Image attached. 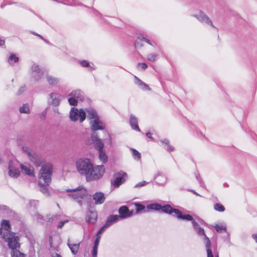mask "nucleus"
Masks as SVG:
<instances>
[{
    "instance_id": "5701e85b",
    "label": "nucleus",
    "mask_w": 257,
    "mask_h": 257,
    "mask_svg": "<svg viewBox=\"0 0 257 257\" xmlns=\"http://www.w3.org/2000/svg\"><path fill=\"white\" fill-rule=\"evenodd\" d=\"M154 180L157 184L160 185H164L167 182L166 177L159 173L154 176Z\"/></svg>"
},
{
    "instance_id": "0eeeda50",
    "label": "nucleus",
    "mask_w": 257,
    "mask_h": 257,
    "mask_svg": "<svg viewBox=\"0 0 257 257\" xmlns=\"http://www.w3.org/2000/svg\"><path fill=\"white\" fill-rule=\"evenodd\" d=\"M191 16L195 18L201 23H204L206 25H209L212 28H216L209 17L202 11H199L198 13L192 14L191 15Z\"/></svg>"
},
{
    "instance_id": "603ef678",
    "label": "nucleus",
    "mask_w": 257,
    "mask_h": 257,
    "mask_svg": "<svg viewBox=\"0 0 257 257\" xmlns=\"http://www.w3.org/2000/svg\"><path fill=\"white\" fill-rule=\"evenodd\" d=\"M34 217L35 219H36L39 221H40L41 220L43 219V216L39 214L38 213H36L34 215Z\"/></svg>"
},
{
    "instance_id": "c85d7f7f",
    "label": "nucleus",
    "mask_w": 257,
    "mask_h": 257,
    "mask_svg": "<svg viewBox=\"0 0 257 257\" xmlns=\"http://www.w3.org/2000/svg\"><path fill=\"white\" fill-rule=\"evenodd\" d=\"M211 241L208 237H206L205 247L207 253V257H213V255L211 249Z\"/></svg>"
},
{
    "instance_id": "09e8293b",
    "label": "nucleus",
    "mask_w": 257,
    "mask_h": 257,
    "mask_svg": "<svg viewBox=\"0 0 257 257\" xmlns=\"http://www.w3.org/2000/svg\"><path fill=\"white\" fill-rule=\"evenodd\" d=\"M100 236L99 235H96V238L94 241L93 246L98 247L100 241Z\"/></svg>"
},
{
    "instance_id": "4d7b16f0",
    "label": "nucleus",
    "mask_w": 257,
    "mask_h": 257,
    "mask_svg": "<svg viewBox=\"0 0 257 257\" xmlns=\"http://www.w3.org/2000/svg\"><path fill=\"white\" fill-rule=\"evenodd\" d=\"M152 133H151L150 132H148V133H146V136H147V137H148L149 138L151 139L152 140H154V139L152 137Z\"/></svg>"
},
{
    "instance_id": "052dcab7",
    "label": "nucleus",
    "mask_w": 257,
    "mask_h": 257,
    "mask_svg": "<svg viewBox=\"0 0 257 257\" xmlns=\"http://www.w3.org/2000/svg\"><path fill=\"white\" fill-rule=\"evenodd\" d=\"M30 202L31 204H34L35 205L37 204L38 203V202L36 200H32V201H31Z\"/></svg>"
},
{
    "instance_id": "4be33fe9",
    "label": "nucleus",
    "mask_w": 257,
    "mask_h": 257,
    "mask_svg": "<svg viewBox=\"0 0 257 257\" xmlns=\"http://www.w3.org/2000/svg\"><path fill=\"white\" fill-rule=\"evenodd\" d=\"M142 41H145L148 43L150 45H152V43H151L150 41L148 40V39L145 38L144 36L141 35L139 36L137 38V39L136 40L135 42V47L137 48H141L143 46V45L142 43Z\"/></svg>"
},
{
    "instance_id": "c756f323",
    "label": "nucleus",
    "mask_w": 257,
    "mask_h": 257,
    "mask_svg": "<svg viewBox=\"0 0 257 257\" xmlns=\"http://www.w3.org/2000/svg\"><path fill=\"white\" fill-rule=\"evenodd\" d=\"M38 185L40 187V191L45 195H49V192L48 188V185H46L43 182H39Z\"/></svg>"
},
{
    "instance_id": "bb28decb",
    "label": "nucleus",
    "mask_w": 257,
    "mask_h": 257,
    "mask_svg": "<svg viewBox=\"0 0 257 257\" xmlns=\"http://www.w3.org/2000/svg\"><path fill=\"white\" fill-rule=\"evenodd\" d=\"M118 219V216L117 215H109L105 223V226L108 227L111 226L113 223L116 222Z\"/></svg>"
},
{
    "instance_id": "cd10ccee",
    "label": "nucleus",
    "mask_w": 257,
    "mask_h": 257,
    "mask_svg": "<svg viewBox=\"0 0 257 257\" xmlns=\"http://www.w3.org/2000/svg\"><path fill=\"white\" fill-rule=\"evenodd\" d=\"M46 79L48 83L52 86L57 84L59 82V79L58 78L50 75H47Z\"/></svg>"
},
{
    "instance_id": "4c0bfd02",
    "label": "nucleus",
    "mask_w": 257,
    "mask_h": 257,
    "mask_svg": "<svg viewBox=\"0 0 257 257\" xmlns=\"http://www.w3.org/2000/svg\"><path fill=\"white\" fill-rule=\"evenodd\" d=\"M68 245L69 246L70 249H71L72 252L73 254H75L77 252L79 248V244H71L69 242H68Z\"/></svg>"
},
{
    "instance_id": "79ce46f5",
    "label": "nucleus",
    "mask_w": 257,
    "mask_h": 257,
    "mask_svg": "<svg viewBox=\"0 0 257 257\" xmlns=\"http://www.w3.org/2000/svg\"><path fill=\"white\" fill-rule=\"evenodd\" d=\"M135 205L136 206V210L137 213H139L141 211L144 210L145 209V206L139 203H135Z\"/></svg>"
},
{
    "instance_id": "13d9d810",
    "label": "nucleus",
    "mask_w": 257,
    "mask_h": 257,
    "mask_svg": "<svg viewBox=\"0 0 257 257\" xmlns=\"http://www.w3.org/2000/svg\"><path fill=\"white\" fill-rule=\"evenodd\" d=\"M81 198H83L84 194H82V193H83V192L86 191V189L81 186Z\"/></svg>"
},
{
    "instance_id": "6ab92c4d",
    "label": "nucleus",
    "mask_w": 257,
    "mask_h": 257,
    "mask_svg": "<svg viewBox=\"0 0 257 257\" xmlns=\"http://www.w3.org/2000/svg\"><path fill=\"white\" fill-rule=\"evenodd\" d=\"M135 83L136 85H137L140 89L143 90H148L150 91L151 90V88L148 85H147L145 82H143L141 79H140L137 76H135Z\"/></svg>"
},
{
    "instance_id": "423d86ee",
    "label": "nucleus",
    "mask_w": 257,
    "mask_h": 257,
    "mask_svg": "<svg viewBox=\"0 0 257 257\" xmlns=\"http://www.w3.org/2000/svg\"><path fill=\"white\" fill-rule=\"evenodd\" d=\"M191 16L195 18L201 23H204L206 25H209L212 28H216L209 17L202 11H199L198 13L192 14L191 15Z\"/></svg>"
},
{
    "instance_id": "58836bf2",
    "label": "nucleus",
    "mask_w": 257,
    "mask_h": 257,
    "mask_svg": "<svg viewBox=\"0 0 257 257\" xmlns=\"http://www.w3.org/2000/svg\"><path fill=\"white\" fill-rule=\"evenodd\" d=\"M132 152V155L134 159L136 160H140L141 159V154L136 150L134 149H131Z\"/></svg>"
},
{
    "instance_id": "4468645a",
    "label": "nucleus",
    "mask_w": 257,
    "mask_h": 257,
    "mask_svg": "<svg viewBox=\"0 0 257 257\" xmlns=\"http://www.w3.org/2000/svg\"><path fill=\"white\" fill-rule=\"evenodd\" d=\"M97 219V213L96 211L94 210H89L87 213L86 220L90 223L94 224Z\"/></svg>"
},
{
    "instance_id": "20e7f679",
    "label": "nucleus",
    "mask_w": 257,
    "mask_h": 257,
    "mask_svg": "<svg viewBox=\"0 0 257 257\" xmlns=\"http://www.w3.org/2000/svg\"><path fill=\"white\" fill-rule=\"evenodd\" d=\"M28 74L31 81L38 82L42 79L44 71L39 65L33 63L30 67Z\"/></svg>"
},
{
    "instance_id": "6e6552de",
    "label": "nucleus",
    "mask_w": 257,
    "mask_h": 257,
    "mask_svg": "<svg viewBox=\"0 0 257 257\" xmlns=\"http://www.w3.org/2000/svg\"><path fill=\"white\" fill-rule=\"evenodd\" d=\"M62 99V95L56 92H52L48 95V102L49 104L54 106L59 105Z\"/></svg>"
},
{
    "instance_id": "8fccbe9b",
    "label": "nucleus",
    "mask_w": 257,
    "mask_h": 257,
    "mask_svg": "<svg viewBox=\"0 0 257 257\" xmlns=\"http://www.w3.org/2000/svg\"><path fill=\"white\" fill-rule=\"evenodd\" d=\"M86 117H87V115L85 110L81 109V122L84 121Z\"/></svg>"
},
{
    "instance_id": "0e129e2a",
    "label": "nucleus",
    "mask_w": 257,
    "mask_h": 257,
    "mask_svg": "<svg viewBox=\"0 0 257 257\" xmlns=\"http://www.w3.org/2000/svg\"><path fill=\"white\" fill-rule=\"evenodd\" d=\"M53 257H61V256H60V255H59V254H58V253H55V254H53Z\"/></svg>"
},
{
    "instance_id": "e2e57ef3",
    "label": "nucleus",
    "mask_w": 257,
    "mask_h": 257,
    "mask_svg": "<svg viewBox=\"0 0 257 257\" xmlns=\"http://www.w3.org/2000/svg\"><path fill=\"white\" fill-rule=\"evenodd\" d=\"M5 40H0V46H3L5 44Z\"/></svg>"
},
{
    "instance_id": "dca6fc26",
    "label": "nucleus",
    "mask_w": 257,
    "mask_h": 257,
    "mask_svg": "<svg viewBox=\"0 0 257 257\" xmlns=\"http://www.w3.org/2000/svg\"><path fill=\"white\" fill-rule=\"evenodd\" d=\"M9 175L14 178H17L20 174V171L18 168H15L13 166L12 162L10 161L9 163Z\"/></svg>"
},
{
    "instance_id": "680f3d73",
    "label": "nucleus",
    "mask_w": 257,
    "mask_h": 257,
    "mask_svg": "<svg viewBox=\"0 0 257 257\" xmlns=\"http://www.w3.org/2000/svg\"><path fill=\"white\" fill-rule=\"evenodd\" d=\"M76 165H77V167L78 171L79 172H80V165L79 163L78 162H77V163H76Z\"/></svg>"
},
{
    "instance_id": "1a4fd4ad",
    "label": "nucleus",
    "mask_w": 257,
    "mask_h": 257,
    "mask_svg": "<svg viewBox=\"0 0 257 257\" xmlns=\"http://www.w3.org/2000/svg\"><path fill=\"white\" fill-rule=\"evenodd\" d=\"M203 222V220L200 218L197 219L196 221H193L192 226L194 231L197 233V234L200 236H203V239L206 242V237H208L205 233L204 230L203 228L200 226L199 223H201Z\"/></svg>"
},
{
    "instance_id": "37998d69",
    "label": "nucleus",
    "mask_w": 257,
    "mask_h": 257,
    "mask_svg": "<svg viewBox=\"0 0 257 257\" xmlns=\"http://www.w3.org/2000/svg\"><path fill=\"white\" fill-rule=\"evenodd\" d=\"M157 57V54L155 53H151L147 56V60L151 62H154L156 60Z\"/></svg>"
},
{
    "instance_id": "c03bdc74",
    "label": "nucleus",
    "mask_w": 257,
    "mask_h": 257,
    "mask_svg": "<svg viewBox=\"0 0 257 257\" xmlns=\"http://www.w3.org/2000/svg\"><path fill=\"white\" fill-rule=\"evenodd\" d=\"M148 184V182L143 181L142 182H139V183H137V184H136L135 186H134V187L135 188H141L142 187H143V186L146 185Z\"/></svg>"
},
{
    "instance_id": "f704fd0d",
    "label": "nucleus",
    "mask_w": 257,
    "mask_h": 257,
    "mask_svg": "<svg viewBox=\"0 0 257 257\" xmlns=\"http://www.w3.org/2000/svg\"><path fill=\"white\" fill-rule=\"evenodd\" d=\"M95 145V148L98 151H101L103 150L104 144L101 142V140H97L94 143H93Z\"/></svg>"
},
{
    "instance_id": "ea45409f",
    "label": "nucleus",
    "mask_w": 257,
    "mask_h": 257,
    "mask_svg": "<svg viewBox=\"0 0 257 257\" xmlns=\"http://www.w3.org/2000/svg\"><path fill=\"white\" fill-rule=\"evenodd\" d=\"M214 209L218 212H223L225 210L224 206L222 204L218 203L214 204Z\"/></svg>"
},
{
    "instance_id": "ddd939ff",
    "label": "nucleus",
    "mask_w": 257,
    "mask_h": 257,
    "mask_svg": "<svg viewBox=\"0 0 257 257\" xmlns=\"http://www.w3.org/2000/svg\"><path fill=\"white\" fill-rule=\"evenodd\" d=\"M90 125L92 131L95 132L97 130H103L104 129V126L103 122L99 119V117L90 121Z\"/></svg>"
},
{
    "instance_id": "de8ad7c7",
    "label": "nucleus",
    "mask_w": 257,
    "mask_h": 257,
    "mask_svg": "<svg viewBox=\"0 0 257 257\" xmlns=\"http://www.w3.org/2000/svg\"><path fill=\"white\" fill-rule=\"evenodd\" d=\"M26 90V86L25 85H23L20 87L17 94L18 95H20L22 94L25 90Z\"/></svg>"
},
{
    "instance_id": "aec40b11",
    "label": "nucleus",
    "mask_w": 257,
    "mask_h": 257,
    "mask_svg": "<svg viewBox=\"0 0 257 257\" xmlns=\"http://www.w3.org/2000/svg\"><path fill=\"white\" fill-rule=\"evenodd\" d=\"M138 119L135 115L131 114L130 118V123L132 128L138 132H140V129L138 124Z\"/></svg>"
},
{
    "instance_id": "2eb2a0df",
    "label": "nucleus",
    "mask_w": 257,
    "mask_h": 257,
    "mask_svg": "<svg viewBox=\"0 0 257 257\" xmlns=\"http://www.w3.org/2000/svg\"><path fill=\"white\" fill-rule=\"evenodd\" d=\"M80 117V110H78V109L75 107L71 108L69 114V117L71 120L72 121H76L78 120Z\"/></svg>"
},
{
    "instance_id": "49530a36",
    "label": "nucleus",
    "mask_w": 257,
    "mask_h": 257,
    "mask_svg": "<svg viewBox=\"0 0 257 257\" xmlns=\"http://www.w3.org/2000/svg\"><path fill=\"white\" fill-rule=\"evenodd\" d=\"M91 138L92 143H94L95 141H97V140H100L98 137L97 134L94 132L92 134Z\"/></svg>"
},
{
    "instance_id": "f257e3e1",
    "label": "nucleus",
    "mask_w": 257,
    "mask_h": 257,
    "mask_svg": "<svg viewBox=\"0 0 257 257\" xmlns=\"http://www.w3.org/2000/svg\"><path fill=\"white\" fill-rule=\"evenodd\" d=\"M2 229H4L3 238L8 243V245L12 249V257H26L25 255L20 252L17 248L20 247L19 237L15 234L10 232L11 226L9 221L3 220L1 222Z\"/></svg>"
},
{
    "instance_id": "338daca9",
    "label": "nucleus",
    "mask_w": 257,
    "mask_h": 257,
    "mask_svg": "<svg viewBox=\"0 0 257 257\" xmlns=\"http://www.w3.org/2000/svg\"><path fill=\"white\" fill-rule=\"evenodd\" d=\"M64 4H65V5H73V4L72 3H68V4H66V3H64Z\"/></svg>"
},
{
    "instance_id": "9d476101",
    "label": "nucleus",
    "mask_w": 257,
    "mask_h": 257,
    "mask_svg": "<svg viewBox=\"0 0 257 257\" xmlns=\"http://www.w3.org/2000/svg\"><path fill=\"white\" fill-rule=\"evenodd\" d=\"M115 175L116 176L115 178L111 180V184L114 187L117 188L125 182L124 177L126 176L127 174L125 172H120L116 173Z\"/></svg>"
},
{
    "instance_id": "39448f33",
    "label": "nucleus",
    "mask_w": 257,
    "mask_h": 257,
    "mask_svg": "<svg viewBox=\"0 0 257 257\" xmlns=\"http://www.w3.org/2000/svg\"><path fill=\"white\" fill-rule=\"evenodd\" d=\"M22 150L27 155L30 161L36 166H39L41 165L40 158L33 151L27 147H23Z\"/></svg>"
},
{
    "instance_id": "a18cd8bd",
    "label": "nucleus",
    "mask_w": 257,
    "mask_h": 257,
    "mask_svg": "<svg viewBox=\"0 0 257 257\" xmlns=\"http://www.w3.org/2000/svg\"><path fill=\"white\" fill-rule=\"evenodd\" d=\"M148 65L145 63H139L138 64V68L142 70H145L147 68Z\"/></svg>"
},
{
    "instance_id": "473e14b6",
    "label": "nucleus",
    "mask_w": 257,
    "mask_h": 257,
    "mask_svg": "<svg viewBox=\"0 0 257 257\" xmlns=\"http://www.w3.org/2000/svg\"><path fill=\"white\" fill-rule=\"evenodd\" d=\"M20 112L21 113L29 114L30 113L29 105L28 104H24L19 108Z\"/></svg>"
},
{
    "instance_id": "f3484780",
    "label": "nucleus",
    "mask_w": 257,
    "mask_h": 257,
    "mask_svg": "<svg viewBox=\"0 0 257 257\" xmlns=\"http://www.w3.org/2000/svg\"><path fill=\"white\" fill-rule=\"evenodd\" d=\"M79 95V91H76L72 92L69 94L70 98L68 99V102L71 105H76L77 104V100L76 98H78Z\"/></svg>"
},
{
    "instance_id": "b1692460",
    "label": "nucleus",
    "mask_w": 257,
    "mask_h": 257,
    "mask_svg": "<svg viewBox=\"0 0 257 257\" xmlns=\"http://www.w3.org/2000/svg\"><path fill=\"white\" fill-rule=\"evenodd\" d=\"M21 168L22 171H23L26 174L32 176H34L33 168L29 165L21 164Z\"/></svg>"
},
{
    "instance_id": "7c9ffc66",
    "label": "nucleus",
    "mask_w": 257,
    "mask_h": 257,
    "mask_svg": "<svg viewBox=\"0 0 257 257\" xmlns=\"http://www.w3.org/2000/svg\"><path fill=\"white\" fill-rule=\"evenodd\" d=\"M99 159L103 163H105L107 161V157L105 154L104 150L98 151Z\"/></svg>"
},
{
    "instance_id": "6e6d98bb",
    "label": "nucleus",
    "mask_w": 257,
    "mask_h": 257,
    "mask_svg": "<svg viewBox=\"0 0 257 257\" xmlns=\"http://www.w3.org/2000/svg\"><path fill=\"white\" fill-rule=\"evenodd\" d=\"M68 221H69L68 220L60 221L58 225V227L61 228L65 223L68 222Z\"/></svg>"
},
{
    "instance_id": "f03ea898",
    "label": "nucleus",
    "mask_w": 257,
    "mask_h": 257,
    "mask_svg": "<svg viewBox=\"0 0 257 257\" xmlns=\"http://www.w3.org/2000/svg\"><path fill=\"white\" fill-rule=\"evenodd\" d=\"M105 171L104 167L99 165L93 167L89 159L81 160V174H84L87 181L90 182L100 178Z\"/></svg>"
},
{
    "instance_id": "5fc2aeb1",
    "label": "nucleus",
    "mask_w": 257,
    "mask_h": 257,
    "mask_svg": "<svg viewBox=\"0 0 257 257\" xmlns=\"http://www.w3.org/2000/svg\"><path fill=\"white\" fill-rule=\"evenodd\" d=\"M196 179H197V180L199 181L200 185L202 186H204V183H203V181L201 180V179L200 177L199 176V175L196 174Z\"/></svg>"
},
{
    "instance_id": "f8f14e48",
    "label": "nucleus",
    "mask_w": 257,
    "mask_h": 257,
    "mask_svg": "<svg viewBox=\"0 0 257 257\" xmlns=\"http://www.w3.org/2000/svg\"><path fill=\"white\" fill-rule=\"evenodd\" d=\"M118 218L125 219L131 217L133 214V210L130 211L127 206L123 205L118 209Z\"/></svg>"
},
{
    "instance_id": "9b49d317",
    "label": "nucleus",
    "mask_w": 257,
    "mask_h": 257,
    "mask_svg": "<svg viewBox=\"0 0 257 257\" xmlns=\"http://www.w3.org/2000/svg\"><path fill=\"white\" fill-rule=\"evenodd\" d=\"M80 186H78L76 188L74 189H67V192H70L68 194V196L71 197L74 201L77 202L78 203L80 202Z\"/></svg>"
},
{
    "instance_id": "c9c22d12",
    "label": "nucleus",
    "mask_w": 257,
    "mask_h": 257,
    "mask_svg": "<svg viewBox=\"0 0 257 257\" xmlns=\"http://www.w3.org/2000/svg\"><path fill=\"white\" fill-rule=\"evenodd\" d=\"M19 60V58L15 54H11L9 57L8 61L11 65H13L14 63L17 62Z\"/></svg>"
},
{
    "instance_id": "72a5a7b5",
    "label": "nucleus",
    "mask_w": 257,
    "mask_h": 257,
    "mask_svg": "<svg viewBox=\"0 0 257 257\" xmlns=\"http://www.w3.org/2000/svg\"><path fill=\"white\" fill-rule=\"evenodd\" d=\"M147 207L150 209L160 210L162 208V206L158 203H154L147 205Z\"/></svg>"
},
{
    "instance_id": "bf43d9fd",
    "label": "nucleus",
    "mask_w": 257,
    "mask_h": 257,
    "mask_svg": "<svg viewBox=\"0 0 257 257\" xmlns=\"http://www.w3.org/2000/svg\"><path fill=\"white\" fill-rule=\"evenodd\" d=\"M252 237L257 243V234H253Z\"/></svg>"
},
{
    "instance_id": "412c9836",
    "label": "nucleus",
    "mask_w": 257,
    "mask_h": 257,
    "mask_svg": "<svg viewBox=\"0 0 257 257\" xmlns=\"http://www.w3.org/2000/svg\"><path fill=\"white\" fill-rule=\"evenodd\" d=\"M85 112L87 115V118L89 119H95L99 117L97 113L95 110L92 108L85 109Z\"/></svg>"
},
{
    "instance_id": "3c124183",
    "label": "nucleus",
    "mask_w": 257,
    "mask_h": 257,
    "mask_svg": "<svg viewBox=\"0 0 257 257\" xmlns=\"http://www.w3.org/2000/svg\"><path fill=\"white\" fill-rule=\"evenodd\" d=\"M98 247L93 246L92 249V257H97Z\"/></svg>"
},
{
    "instance_id": "a19ab883",
    "label": "nucleus",
    "mask_w": 257,
    "mask_h": 257,
    "mask_svg": "<svg viewBox=\"0 0 257 257\" xmlns=\"http://www.w3.org/2000/svg\"><path fill=\"white\" fill-rule=\"evenodd\" d=\"M214 228L216 229V230L219 233H221L223 231L225 232L226 230V226L224 225L216 224L214 226Z\"/></svg>"
},
{
    "instance_id": "e433bc0d",
    "label": "nucleus",
    "mask_w": 257,
    "mask_h": 257,
    "mask_svg": "<svg viewBox=\"0 0 257 257\" xmlns=\"http://www.w3.org/2000/svg\"><path fill=\"white\" fill-rule=\"evenodd\" d=\"M161 142L165 144V145L167 146V148L166 149L167 151L169 152H172L174 150V148L173 146L169 145V141L167 139H164L161 140Z\"/></svg>"
},
{
    "instance_id": "774afa93",
    "label": "nucleus",
    "mask_w": 257,
    "mask_h": 257,
    "mask_svg": "<svg viewBox=\"0 0 257 257\" xmlns=\"http://www.w3.org/2000/svg\"><path fill=\"white\" fill-rule=\"evenodd\" d=\"M38 36H39L40 38H41V39L44 40V38H43V37L42 36L39 35Z\"/></svg>"
},
{
    "instance_id": "a878e982",
    "label": "nucleus",
    "mask_w": 257,
    "mask_h": 257,
    "mask_svg": "<svg viewBox=\"0 0 257 257\" xmlns=\"http://www.w3.org/2000/svg\"><path fill=\"white\" fill-rule=\"evenodd\" d=\"M178 209H175L173 208L170 205L167 204L165 205L164 206H162V208L161 209V210L163 212L171 214L172 213H174L175 214V215H176L177 214V210H178Z\"/></svg>"
},
{
    "instance_id": "a211bd4d",
    "label": "nucleus",
    "mask_w": 257,
    "mask_h": 257,
    "mask_svg": "<svg viewBox=\"0 0 257 257\" xmlns=\"http://www.w3.org/2000/svg\"><path fill=\"white\" fill-rule=\"evenodd\" d=\"M95 204H100L104 202L105 197L104 194L101 192H96L93 196Z\"/></svg>"
},
{
    "instance_id": "393cba45",
    "label": "nucleus",
    "mask_w": 257,
    "mask_h": 257,
    "mask_svg": "<svg viewBox=\"0 0 257 257\" xmlns=\"http://www.w3.org/2000/svg\"><path fill=\"white\" fill-rule=\"evenodd\" d=\"M176 216L179 219L191 221L192 223L193 222V221H196L197 220L194 219L192 216L189 214H182V212L179 209L177 210Z\"/></svg>"
},
{
    "instance_id": "7ed1b4c3",
    "label": "nucleus",
    "mask_w": 257,
    "mask_h": 257,
    "mask_svg": "<svg viewBox=\"0 0 257 257\" xmlns=\"http://www.w3.org/2000/svg\"><path fill=\"white\" fill-rule=\"evenodd\" d=\"M53 171V167L51 163H46L43 164L38 174L39 181L49 185L51 182Z\"/></svg>"
},
{
    "instance_id": "2f4dec72",
    "label": "nucleus",
    "mask_w": 257,
    "mask_h": 257,
    "mask_svg": "<svg viewBox=\"0 0 257 257\" xmlns=\"http://www.w3.org/2000/svg\"><path fill=\"white\" fill-rule=\"evenodd\" d=\"M81 66L84 67H88L90 70L95 69L94 65L93 63H90L86 60L81 61Z\"/></svg>"
},
{
    "instance_id": "864d4df0",
    "label": "nucleus",
    "mask_w": 257,
    "mask_h": 257,
    "mask_svg": "<svg viewBox=\"0 0 257 257\" xmlns=\"http://www.w3.org/2000/svg\"><path fill=\"white\" fill-rule=\"evenodd\" d=\"M107 226H105V224H104L102 227H101L98 231L96 235H99V234H101L102 232H103L105 228H107Z\"/></svg>"
},
{
    "instance_id": "69168bd1",
    "label": "nucleus",
    "mask_w": 257,
    "mask_h": 257,
    "mask_svg": "<svg viewBox=\"0 0 257 257\" xmlns=\"http://www.w3.org/2000/svg\"><path fill=\"white\" fill-rule=\"evenodd\" d=\"M54 111L56 113H59V110H58V109L56 108L54 109Z\"/></svg>"
}]
</instances>
